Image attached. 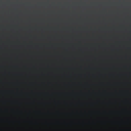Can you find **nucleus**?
Wrapping results in <instances>:
<instances>
[{
	"label": "nucleus",
	"mask_w": 131,
	"mask_h": 131,
	"mask_svg": "<svg viewBox=\"0 0 131 131\" xmlns=\"http://www.w3.org/2000/svg\"><path fill=\"white\" fill-rule=\"evenodd\" d=\"M9 2V1H7V2Z\"/></svg>",
	"instance_id": "nucleus-2"
},
{
	"label": "nucleus",
	"mask_w": 131,
	"mask_h": 131,
	"mask_svg": "<svg viewBox=\"0 0 131 131\" xmlns=\"http://www.w3.org/2000/svg\"><path fill=\"white\" fill-rule=\"evenodd\" d=\"M47 3H49V1H47Z\"/></svg>",
	"instance_id": "nucleus-1"
}]
</instances>
